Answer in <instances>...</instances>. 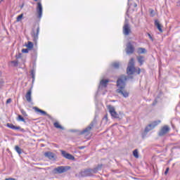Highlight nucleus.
Masks as SVG:
<instances>
[{"label":"nucleus","instance_id":"obj_19","mask_svg":"<svg viewBox=\"0 0 180 180\" xmlns=\"http://www.w3.org/2000/svg\"><path fill=\"white\" fill-rule=\"evenodd\" d=\"M155 26H156L157 29L160 32V33H162V25L160 24V21L158 20H155Z\"/></svg>","mask_w":180,"mask_h":180},{"label":"nucleus","instance_id":"obj_2","mask_svg":"<svg viewBox=\"0 0 180 180\" xmlns=\"http://www.w3.org/2000/svg\"><path fill=\"white\" fill-rule=\"evenodd\" d=\"M134 72H136L138 75H140V72H141V69H140V68H136L134 67V58H131L129 62L128 67L127 68V74H128V75H133Z\"/></svg>","mask_w":180,"mask_h":180},{"label":"nucleus","instance_id":"obj_1","mask_svg":"<svg viewBox=\"0 0 180 180\" xmlns=\"http://www.w3.org/2000/svg\"><path fill=\"white\" fill-rule=\"evenodd\" d=\"M129 78L133 79V76L127 77L122 75L117 80V86L118 89L116 90V92L117 94H120V95H122L124 98H129V93L124 90V88H126V81Z\"/></svg>","mask_w":180,"mask_h":180},{"label":"nucleus","instance_id":"obj_24","mask_svg":"<svg viewBox=\"0 0 180 180\" xmlns=\"http://www.w3.org/2000/svg\"><path fill=\"white\" fill-rule=\"evenodd\" d=\"M147 53V50L144 48H139L138 49V53L139 54H146Z\"/></svg>","mask_w":180,"mask_h":180},{"label":"nucleus","instance_id":"obj_4","mask_svg":"<svg viewBox=\"0 0 180 180\" xmlns=\"http://www.w3.org/2000/svg\"><path fill=\"white\" fill-rule=\"evenodd\" d=\"M70 169H71L70 166H58L52 170V174H53V175L64 174L67 172V171H70Z\"/></svg>","mask_w":180,"mask_h":180},{"label":"nucleus","instance_id":"obj_20","mask_svg":"<svg viewBox=\"0 0 180 180\" xmlns=\"http://www.w3.org/2000/svg\"><path fill=\"white\" fill-rule=\"evenodd\" d=\"M25 98L27 99V101L30 103L32 102V89H30L26 95H25Z\"/></svg>","mask_w":180,"mask_h":180},{"label":"nucleus","instance_id":"obj_25","mask_svg":"<svg viewBox=\"0 0 180 180\" xmlns=\"http://www.w3.org/2000/svg\"><path fill=\"white\" fill-rule=\"evenodd\" d=\"M15 150L16 153L19 154V155H20V154H22V153L23 152V150H22V148H20V147H19L18 146H15Z\"/></svg>","mask_w":180,"mask_h":180},{"label":"nucleus","instance_id":"obj_37","mask_svg":"<svg viewBox=\"0 0 180 180\" xmlns=\"http://www.w3.org/2000/svg\"><path fill=\"white\" fill-rule=\"evenodd\" d=\"M11 102H12V98L7 99L6 103H11Z\"/></svg>","mask_w":180,"mask_h":180},{"label":"nucleus","instance_id":"obj_36","mask_svg":"<svg viewBox=\"0 0 180 180\" xmlns=\"http://www.w3.org/2000/svg\"><path fill=\"white\" fill-rule=\"evenodd\" d=\"M169 171V168L167 167V168L166 169L165 172V175H167V174H168Z\"/></svg>","mask_w":180,"mask_h":180},{"label":"nucleus","instance_id":"obj_14","mask_svg":"<svg viewBox=\"0 0 180 180\" xmlns=\"http://www.w3.org/2000/svg\"><path fill=\"white\" fill-rule=\"evenodd\" d=\"M61 154L64 158H66L67 160H70V161H75V157L74 155L67 153L65 150H61Z\"/></svg>","mask_w":180,"mask_h":180},{"label":"nucleus","instance_id":"obj_27","mask_svg":"<svg viewBox=\"0 0 180 180\" xmlns=\"http://www.w3.org/2000/svg\"><path fill=\"white\" fill-rule=\"evenodd\" d=\"M33 42L32 41H28L27 44L26 45V47L27 48L28 50H32L34 47Z\"/></svg>","mask_w":180,"mask_h":180},{"label":"nucleus","instance_id":"obj_12","mask_svg":"<svg viewBox=\"0 0 180 180\" xmlns=\"http://www.w3.org/2000/svg\"><path fill=\"white\" fill-rule=\"evenodd\" d=\"M109 112L112 117H115V119H119V114L116 112L115 110V107L112 105L108 106Z\"/></svg>","mask_w":180,"mask_h":180},{"label":"nucleus","instance_id":"obj_42","mask_svg":"<svg viewBox=\"0 0 180 180\" xmlns=\"http://www.w3.org/2000/svg\"><path fill=\"white\" fill-rule=\"evenodd\" d=\"M133 6H134V8H137V4L134 3V4H133Z\"/></svg>","mask_w":180,"mask_h":180},{"label":"nucleus","instance_id":"obj_40","mask_svg":"<svg viewBox=\"0 0 180 180\" xmlns=\"http://www.w3.org/2000/svg\"><path fill=\"white\" fill-rule=\"evenodd\" d=\"M148 37H149V39H150V40H152V41H153V37L151 36V34H148Z\"/></svg>","mask_w":180,"mask_h":180},{"label":"nucleus","instance_id":"obj_43","mask_svg":"<svg viewBox=\"0 0 180 180\" xmlns=\"http://www.w3.org/2000/svg\"><path fill=\"white\" fill-rule=\"evenodd\" d=\"M177 6H180V0L177 2Z\"/></svg>","mask_w":180,"mask_h":180},{"label":"nucleus","instance_id":"obj_13","mask_svg":"<svg viewBox=\"0 0 180 180\" xmlns=\"http://www.w3.org/2000/svg\"><path fill=\"white\" fill-rule=\"evenodd\" d=\"M44 155V157L49 158V160H51L52 161H56V159L57 158L54 153L50 151L45 152Z\"/></svg>","mask_w":180,"mask_h":180},{"label":"nucleus","instance_id":"obj_30","mask_svg":"<svg viewBox=\"0 0 180 180\" xmlns=\"http://www.w3.org/2000/svg\"><path fill=\"white\" fill-rule=\"evenodd\" d=\"M23 18V13H21L17 17L16 22H20L22 20V18Z\"/></svg>","mask_w":180,"mask_h":180},{"label":"nucleus","instance_id":"obj_10","mask_svg":"<svg viewBox=\"0 0 180 180\" xmlns=\"http://www.w3.org/2000/svg\"><path fill=\"white\" fill-rule=\"evenodd\" d=\"M134 46H133V44H131V42H128L125 49L127 54H133V53H134Z\"/></svg>","mask_w":180,"mask_h":180},{"label":"nucleus","instance_id":"obj_29","mask_svg":"<svg viewBox=\"0 0 180 180\" xmlns=\"http://www.w3.org/2000/svg\"><path fill=\"white\" fill-rule=\"evenodd\" d=\"M18 120L19 122H23L24 123H26V120H25V118H23V117H22L20 115H18Z\"/></svg>","mask_w":180,"mask_h":180},{"label":"nucleus","instance_id":"obj_32","mask_svg":"<svg viewBox=\"0 0 180 180\" xmlns=\"http://www.w3.org/2000/svg\"><path fill=\"white\" fill-rule=\"evenodd\" d=\"M20 112L22 115H23L25 117H27V114L26 113V111H25L23 109L20 110Z\"/></svg>","mask_w":180,"mask_h":180},{"label":"nucleus","instance_id":"obj_34","mask_svg":"<svg viewBox=\"0 0 180 180\" xmlns=\"http://www.w3.org/2000/svg\"><path fill=\"white\" fill-rule=\"evenodd\" d=\"M4 84H5V82H4V79H0V88H2V86H4Z\"/></svg>","mask_w":180,"mask_h":180},{"label":"nucleus","instance_id":"obj_22","mask_svg":"<svg viewBox=\"0 0 180 180\" xmlns=\"http://www.w3.org/2000/svg\"><path fill=\"white\" fill-rule=\"evenodd\" d=\"M111 67H112V68H115V70H119L120 67V63H119L118 62H114L111 64Z\"/></svg>","mask_w":180,"mask_h":180},{"label":"nucleus","instance_id":"obj_33","mask_svg":"<svg viewBox=\"0 0 180 180\" xmlns=\"http://www.w3.org/2000/svg\"><path fill=\"white\" fill-rule=\"evenodd\" d=\"M29 50H30V49H28V48L27 49H22V53H29Z\"/></svg>","mask_w":180,"mask_h":180},{"label":"nucleus","instance_id":"obj_31","mask_svg":"<svg viewBox=\"0 0 180 180\" xmlns=\"http://www.w3.org/2000/svg\"><path fill=\"white\" fill-rule=\"evenodd\" d=\"M11 64H13V67H18V60L11 61Z\"/></svg>","mask_w":180,"mask_h":180},{"label":"nucleus","instance_id":"obj_23","mask_svg":"<svg viewBox=\"0 0 180 180\" xmlns=\"http://www.w3.org/2000/svg\"><path fill=\"white\" fill-rule=\"evenodd\" d=\"M53 126L54 127H56V129H60V130H64V127L60 125V123H58V122H54Z\"/></svg>","mask_w":180,"mask_h":180},{"label":"nucleus","instance_id":"obj_26","mask_svg":"<svg viewBox=\"0 0 180 180\" xmlns=\"http://www.w3.org/2000/svg\"><path fill=\"white\" fill-rule=\"evenodd\" d=\"M30 75L32 78V83L34 82V79H35V77H36V71L34 70H32L30 71Z\"/></svg>","mask_w":180,"mask_h":180},{"label":"nucleus","instance_id":"obj_5","mask_svg":"<svg viewBox=\"0 0 180 180\" xmlns=\"http://www.w3.org/2000/svg\"><path fill=\"white\" fill-rule=\"evenodd\" d=\"M122 33L124 36H129L131 34V27L127 20H125L124 24L122 27Z\"/></svg>","mask_w":180,"mask_h":180},{"label":"nucleus","instance_id":"obj_39","mask_svg":"<svg viewBox=\"0 0 180 180\" xmlns=\"http://www.w3.org/2000/svg\"><path fill=\"white\" fill-rule=\"evenodd\" d=\"M153 106H155L157 105V100H155L153 103H152Z\"/></svg>","mask_w":180,"mask_h":180},{"label":"nucleus","instance_id":"obj_11","mask_svg":"<svg viewBox=\"0 0 180 180\" xmlns=\"http://www.w3.org/2000/svg\"><path fill=\"white\" fill-rule=\"evenodd\" d=\"M37 13L38 19H41V16H43V6L40 2L37 3Z\"/></svg>","mask_w":180,"mask_h":180},{"label":"nucleus","instance_id":"obj_44","mask_svg":"<svg viewBox=\"0 0 180 180\" xmlns=\"http://www.w3.org/2000/svg\"><path fill=\"white\" fill-rule=\"evenodd\" d=\"M3 1H4V0H0V4H1V2H3Z\"/></svg>","mask_w":180,"mask_h":180},{"label":"nucleus","instance_id":"obj_21","mask_svg":"<svg viewBox=\"0 0 180 180\" xmlns=\"http://www.w3.org/2000/svg\"><path fill=\"white\" fill-rule=\"evenodd\" d=\"M144 58H145L143 56H137L136 59L140 65H143V64H144Z\"/></svg>","mask_w":180,"mask_h":180},{"label":"nucleus","instance_id":"obj_28","mask_svg":"<svg viewBox=\"0 0 180 180\" xmlns=\"http://www.w3.org/2000/svg\"><path fill=\"white\" fill-rule=\"evenodd\" d=\"M133 155H134V157H135V158H139V150L138 149H135L133 151Z\"/></svg>","mask_w":180,"mask_h":180},{"label":"nucleus","instance_id":"obj_38","mask_svg":"<svg viewBox=\"0 0 180 180\" xmlns=\"http://www.w3.org/2000/svg\"><path fill=\"white\" fill-rule=\"evenodd\" d=\"M86 146H79V150H84V148H86Z\"/></svg>","mask_w":180,"mask_h":180},{"label":"nucleus","instance_id":"obj_3","mask_svg":"<svg viewBox=\"0 0 180 180\" xmlns=\"http://www.w3.org/2000/svg\"><path fill=\"white\" fill-rule=\"evenodd\" d=\"M40 32V25L39 23H35L32 29L31 36L34 41H37L39 39V33Z\"/></svg>","mask_w":180,"mask_h":180},{"label":"nucleus","instance_id":"obj_41","mask_svg":"<svg viewBox=\"0 0 180 180\" xmlns=\"http://www.w3.org/2000/svg\"><path fill=\"white\" fill-rule=\"evenodd\" d=\"M150 13L152 16H154V10H151Z\"/></svg>","mask_w":180,"mask_h":180},{"label":"nucleus","instance_id":"obj_16","mask_svg":"<svg viewBox=\"0 0 180 180\" xmlns=\"http://www.w3.org/2000/svg\"><path fill=\"white\" fill-rule=\"evenodd\" d=\"M108 84H109V79L101 80L98 89H101V88H106V86H108Z\"/></svg>","mask_w":180,"mask_h":180},{"label":"nucleus","instance_id":"obj_9","mask_svg":"<svg viewBox=\"0 0 180 180\" xmlns=\"http://www.w3.org/2000/svg\"><path fill=\"white\" fill-rule=\"evenodd\" d=\"M170 130H171V129L169 128V127H168L167 125H165L160 130V131L158 133V136H160V137H162V136H165V134H167V133H169Z\"/></svg>","mask_w":180,"mask_h":180},{"label":"nucleus","instance_id":"obj_15","mask_svg":"<svg viewBox=\"0 0 180 180\" xmlns=\"http://www.w3.org/2000/svg\"><path fill=\"white\" fill-rule=\"evenodd\" d=\"M6 127H8L9 129H12V130H20V131H25V129H21L20 127H16L13 125V124L7 123Z\"/></svg>","mask_w":180,"mask_h":180},{"label":"nucleus","instance_id":"obj_7","mask_svg":"<svg viewBox=\"0 0 180 180\" xmlns=\"http://www.w3.org/2000/svg\"><path fill=\"white\" fill-rule=\"evenodd\" d=\"M79 175L82 177V178H85L86 176H92V173L91 171V168L89 169H85L82 170L79 173Z\"/></svg>","mask_w":180,"mask_h":180},{"label":"nucleus","instance_id":"obj_17","mask_svg":"<svg viewBox=\"0 0 180 180\" xmlns=\"http://www.w3.org/2000/svg\"><path fill=\"white\" fill-rule=\"evenodd\" d=\"M103 165H98L97 167L91 169V175L94 176V174H98V171H101L102 169Z\"/></svg>","mask_w":180,"mask_h":180},{"label":"nucleus","instance_id":"obj_35","mask_svg":"<svg viewBox=\"0 0 180 180\" xmlns=\"http://www.w3.org/2000/svg\"><path fill=\"white\" fill-rule=\"evenodd\" d=\"M16 58H22V53H18V55L15 56Z\"/></svg>","mask_w":180,"mask_h":180},{"label":"nucleus","instance_id":"obj_18","mask_svg":"<svg viewBox=\"0 0 180 180\" xmlns=\"http://www.w3.org/2000/svg\"><path fill=\"white\" fill-rule=\"evenodd\" d=\"M35 112H38L39 113H41L43 116H47L48 117H50V115L47 114V112L43 110H41L40 108L37 107L34 108Z\"/></svg>","mask_w":180,"mask_h":180},{"label":"nucleus","instance_id":"obj_6","mask_svg":"<svg viewBox=\"0 0 180 180\" xmlns=\"http://www.w3.org/2000/svg\"><path fill=\"white\" fill-rule=\"evenodd\" d=\"M95 124H96V118H94L93 120V121L90 123V124L81 132V134H85V133H89V131L92 130V128L94 127V126H95Z\"/></svg>","mask_w":180,"mask_h":180},{"label":"nucleus","instance_id":"obj_45","mask_svg":"<svg viewBox=\"0 0 180 180\" xmlns=\"http://www.w3.org/2000/svg\"><path fill=\"white\" fill-rule=\"evenodd\" d=\"M34 1H35V2H37V0H34Z\"/></svg>","mask_w":180,"mask_h":180},{"label":"nucleus","instance_id":"obj_8","mask_svg":"<svg viewBox=\"0 0 180 180\" xmlns=\"http://www.w3.org/2000/svg\"><path fill=\"white\" fill-rule=\"evenodd\" d=\"M161 123V121H154L152 124H148L146 129H145V132L148 133L150 130H153L155 127L158 126Z\"/></svg>","mask_w":180,"mask_h":180}]
</instances>
